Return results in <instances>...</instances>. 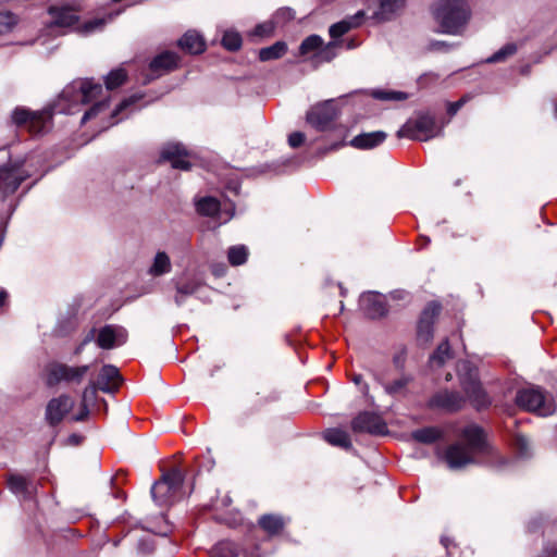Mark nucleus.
Instances as JSON below:
<instances>
[{
  "label": "nucleus",
  "instance_id": "obj_53",
  "mask_svg": "<svg viewBox=\"0 0 557 557\" xmlns=\"http://www.w3.org/2000/svg\"><path fill=\"white\" fill-rule=\"evenodd\" d=\"M95 337V330H91L87 335L86 337L84 338V341L82 342V344L75 349V355H79L83 349H84V346L86 344H88L89 342H91Z\"/></svg>",
  "mask_w": 557,
  "mask_h": 557
},
{
  "label": "nucleus",
  "instance_id": "obj_58",
  "mask_svg": "<svg viewBox=\"0 0 557 557\" xmlns=\"http://www.w3.org/2000/svg\"><path fill=\"white\" fill-rule=\"evenodd\" d=\"M451 379V375L450 374H447L446 376V381H449Z\"/></svg>",
  "mask_w": 557,
  "mask_h": 557
},
{
  "label": "nucleus",
  "instance_id": "obj_38",
  "mask_svg": "<svg viewBox=\"0 0 557 557\" xmlns=\"http://www.w3.org/2000/svg\"><path fill=\"white\" fill-rule=\"evenodd\" d=\"M247 257L248 250L244 245L233 246L228 249L227 259L232 265H240L245 263Z\"/></svg>",
  "mask_w": 557,
  "mask_h": 557
},
{
  "label": "nucleus",
  "instance_id": "obj_11",
  "mask_svg": "<svg viewBox=\"0 0 557 557\" xmlns=\"http://www.w3.org/2000/svg\"><path fill=\"white\" fill-rule=\"evenodd\" d=\"M51 21L48 25L49 32L65 29L74 26L78 22L79 9L77 5L58 4L49 8Z\"/></svg>",
  "mask_w": 557,
  "mask_h": 557
},
{
  "label": "nucleus",
  "instance_id": "obj_30",
  "mask_svg": "<svg viewBox=\"0 0 557 557\" xmlns=\"http://www.w3.org/2000/svg\"><path fill=\"white\" fill-rule=\"evenodd\" d=\"M287 51V46L284 41H276L274 45L262 48L259 51V59L261 61H271L280 59Z\"/></svg>",
  "mask_w": 557,
  "mask_h": 557
},
{
  "label": "nucleus",
  "instance_id": "obj_20",
  "mask_svg": "<svg viewBox=\"0 0 557 557\" xmlns=\"http://www.w3.org/2000/svg\"><path fill=\"white\" fill-rule=\"evenodd\" d=\"M466 400L457 392L443 391L434 395L430 401L432 407H438L448 411H455L462 408Z\"/></svg>",
  "mask_w": 557,
  "mask_h": 557
},
{
  "label": "nucleus",
  "instance_id": "obj_25",
  "mask_svg": "<svg viewBox=\"0 0 557 557\" xmlns=\"http://www.w3.org/2000/svg\"><path fill=\"white\" fill-rule=\"evenodd\" d=\"M180 47L188 53H201L206 49V42L200 34L188 30L178 41Z\"/></svg>",
  "mask_w": 557,
  "mask_h": 557
},
{
  "label": "nucleus",
  "instance_id": "obj_15",
  "mask_svg": "<svg viewBox=\"0 0 557 557\" xmlns=\"http://www.w3.org/2000/svg\"><path fill=\"white\" fill-rule=\"evenodd\" d=\"M441 306L437 302L429 304L421 313L418 323V338L423 343H429L433 337V324L438 315Z\"/></svg>",
  "mask_w": 557,
  "mask_h": 557
},
{
  "label": "nucleus",
  "instance_id": "obj_2",
  "mask_svg": "<svg viewBox=\"0 0 557 557\" xmlns=\"http://www.w3.org/2000/svg\"><path fill=\"white\" fill-rule=\"evenodd\" d=\"M433 14L442 32L450 35H460L470 18V10L463 0H442Z\"/></svg>",
  "mask_w": 557,
  "mask_h": 557
},
{
  "label": "nucleus",
  "instance_id": "obj_55",
  "mask_svg": "<svg viewBox=\"0 0 557 557\" xmlns=\"http://www.w3.org/2000/svg\"><path fill=\"white\" fill-rule=\"evenodd\" d=\"M352 381H354L355 384L359 385L361 383V381H362V376L359 375V374L354 375Z\"/></svg>",
  "mask_w": 557,
  "mask_h": 557
},
{
  "label": "nucleus",
  "instance_id": "obj_16",
  "mask_svg": "<svg viewBox=\"0 0 557 557\" xmlns=\"http://www.w3.org/2000/svg\"><path fill=\"white\" fill-rule=\"evenodd\" d=\"M127 333L121 326L106 325L99 330L97 344L102 349H112L126 342Z\"/></svg>",
  "mask_w": 557,
  "mask_h": 557
},
{
  "label": "nucleus",
  "instance_id": "obj_46",
  "mask_svg": "<svg viewBox=\"0 0 557 557\" xmlns=\"http://www.w3.org/2000/svg\"><path fill=\"white\" fill-rule=\"evenodd\" d=\"M292 18H294V12L289 8L278 9L272 17V20L276 26L282 25L283 23H285Z\"/></svg>",
  "mask_w": 557,
  "mask_h": 557
},
{
  "label": "nucleus",
  "instance_id": "obj_47",
  "mask_svg": "<svg viewBox=\"0 0 557 557\" xmlns=\"http://www.w3.org/2000/svg\"><path fill=\"white\" fill-rule=\"evenodd\" d=\"M276 25L274 24L273 20L267 21L262 24H259L255 28V35L260 37H268L271 36L275 29Z\"/></svg>",
  "mask_w": 557,
  "mask_h": 557
},
{
  "label": "nucleus",
  "instance_id": "obj_44",
  "mask_svg": "<svg viewBox=\"0 0 557 557\" xmlns=\"http://www.w3.org/2000/svg\"><path fill=\"white\" fill-rule=\"evenodd\" d=\"M16 23V17L10 12L0 11V34L9 32Z\"/></svg>",
  "mask_w": 557,
  "mask_h": 557
},
{
  "label": "nucleus",
  "instance_id": "obj_21",
  "mask_svg": "<svg viewBox=\"0 0 557 557\" xmlns=\"http://www.w3.org/2000/svg\"><path fill=\"white\" fill-rule=\"evenodd\" d=\"M360 306L371 318L382 317L386 312L383 297L376 293L363 294L360 298Z\"/></svg>",
  "mask_w": 557,
  "mask_h": 557
},
{
  "label": "nucleus",
  "instance_id": "obj_33",
  "mask_svg": "<svg viewBox=\"0 0 557 557\" xmlns=\"http://www.w3.org/2000/svg\"><path fill=\"white\" fill-rule=\"evenodd\" d=\"M404 5L405 0H381L379 14L381 18L388 20L401 10Z\"/></svg>",
  "mask_w": 557,
  "mask_h": 557
},
{
  "label": "nucleus",
  "instance_id": "obj_27",
  "mask_svg": "<svg viewBox=\"0 0 557 557\" xmlns=\"http://www.w3.org/2000/svg\"><path fill=\"white\" fill-rule=\"evenodd\" d=\"M364 16V13L362 11H359L356 13L355 16H352L349 20H343L338 23L333 24L330 27V35L332 38H339L347 32H349L352 27H356L360 24L361 18Z\"/></svg>",
  "mask_w": 557,
  "mask_h": 557
},
{
  "label": "nucleus",
  "instance_id": "obj_51",
  "mask_svg": "<svg viewBox=\"0 0 557 557\" xmlns=\"http://www.w3.org/2000/svg\"><path fill=\"white\" fill-rule=\"evenodd\" d=\"M465 102H466V99L462 98L456 102L449 103L448 109H447L448 114L455 115L459 111V109L463 106Z\"/></svg>",
  "mask_w": 557,
  "mask_h": 557
},
{
  "label": "nucleus",
  "instance_id": "obj_54",
  "mask_svg": "<svg viewBox=\"0 0 557 557\" xmlns=\"http://www.w3.org/2000/svg\"><path fill=\"white\" fill-rule=\"evenodd\" d=\"M7 292L5 290H0V306H2L7 299Z\"/></svg>",
  "mask_w": 557,
  "mask_h": 557
},
{
  "label": "nucleus",
  "instance_id": "obj_12",
  "mask_svg": "<svg viewBox=\"0 0 557 557\" xmlns=\"http://www.w3.org/2000/svg\"><path fill=\"white\" fill-rule=\"evenodd\" d=\"M28 176L21 164L3 166L0 169V194L2 197L14 193L21 183Z\"/></svg>",
  "mask_w": 557,
  "mask_h": 557
},
{
  "label": "nucleus",
  "instance_id": "obj_32",
  "mask_svg": "<svg viewBox=\"0 0 557 557\" xmlns=\"http://www.w3.org/2000/svg\"><path fill=\"white\" fill-rule=\"evenodd\" d=\"M197 211L203 215H214L220 212V202L214 197H203L196 203Z\"/></svg>",
  "mask_w": 557,
  "mask_h": 557
},
{
  "label": "nucleus",
  "instance_id": "obj_48",
  "mask_svg": "<svg viewBox=\"0 0 557 557\" xmlns=\"http://www.w3.org/2000/svg\"><path fill=\"white\" fill-rule=\"evenodd\" d=\"M305 141V134L301 132H294L288 136V144L292 148L301 146Z\"/></svg>",
  "mask_w": 557,
  "mask_h": 557
},
{
  "label": "nucleus",
  "instance_id": "obj_40",
  "mask_svg": "<svg viewBox=\"0 0 557 557\" xmlns=\"http://www.w3.org/2000/svg\"><path fill=\"white\" fill-rule=\"evenodd\" d=\"M126 79V73L122 69L111 71L106 78L107 89L111 90L121 86Z\"/></svg>",
  "mask_w": 557,
  "mask_h": 557
},
{
  "label": "nucleus",
  "instance_id": "obj_57",
  "mask_svg": "<svg viewBox=\"0 0 557 557\" xmlns=\"http://www.w3.org/2000/svg\"><path fill=\"white\" fill-rule=\"evenodd\" d=\"M555 116L557 117V103L555 104Z\"/></svg>",
  "mask_w": 557,
  "mask_h": 557
},
{
  "label": "nucleus",
  "instance_id": "obj_41",
  "mask_svg": "<svg viewBox=\"0 0 557 557\" xmlns=\"http://www.w3.org/2000/svg\"><path fill=\"white\" fill-rule=\"evenodd\" d=\"M222 45L231 51H235L242 46V37L237 32L227 30L222 38Z\"/></svg>",
  "mask_w": 557,
  "mask_h": 557
},
{
  "label": "nucleus",
  "instance_id": "obj_36",
  "mask_svg": "<svg viewBox=\"0 0 557 557\" xmlns=\"http://www.w3.org/2000/svg\"><path fill=\"white\" fill-rule=\"evenodd\" d=\"M441 433L435 428H424L411 433L413 440L424 444H431L440 437Z\"/></svg>",
  "mask_w": 557,
  "mask_h": 557
},
{
  "label": "nucleus",
  "instance_id": "obj_35",
  "mask_svg": "<svg viewBox=\"0 0 557 557\" xmlns=\"http://www.w3.org/2000/svg\"><path fill=\"white\" fill-rule=\"evenodd\" d=\"M451 357L448 341L442 342L430 358L432 367H442Z\"/></svg>",
  "mask_w": 557,
  "mask_h": 557
},
{
  "label": "nucleus",
  "instance_id": "obj_31",
  "mask_svg": "<svg viewBox=\"0 0 557 557\" xmlns=\"http://www.w3.org/2000/svg\"><path fill=\"white\" fill-rule=\"evenodd\" d=\"M260 527L269 534H277L284 527V520L280 516L264 515L259 519Z\"/></svg>",
  "mask_w": 557,
  "mask_h": 557
},
{
  "label": "nucleus",
  "instance_id": "obj_39",
  "mask_svg": "<svg viewBox=\"0 0 557 557\" xmlns=\"http://www.w3.org/2000/svg\"><path fill=\"white\" fill-rule=\"evenodd\" d=\"M211 557H237V550L232 542H221L211 550Z\"/></svg>",
  "mask_w": 557,
  "mask_h": 557
},
{
  "label": "nucleus",
  "instance_id": "obj_10",
  "mask_svg": "<svg viewBox=\"0 0 557 557\" xmlns=\"http://www.w3.org/2000/svg\"><path fill=\"white\" fill-rule=\"evenodd\" d=\"M337 115L338 108L336 102L330 99L313 106L307 112V122L317 131H325Z\"/></svg>",
  "mask_w": 557,
  "mask_h": 557
},
{
  "label": "nucleus",
  "instance_id": "obj_45",
  "mask_svg": "<svg viewBox=\"0 0 557 557\" xmlns=\"http://www.w3.org/2000/svg\"><path fill=\"white\" fill-rule=\"evenodd\" d=\"M107 109H108V103L106 101L97 102L88 111L85 112L84 116L82 117V123H85L86 121L98 116L100 113H102Z\"/></svg>",
  "mask_w": 557,
  "mask_h": 557
},
{
  "label": "nucleus",
  "instance_id": "obj_49",
  "mask_svg": "<svg viewBox=\"0 0 557 557\" xmlns=\"http://www.w3.org/2000/svg\"><path fill=\"white\" fill-rule=\"evenodd\" d=\"M516 446L520 454V456L525 457L528 456L529 451V441L524 436H517L516 438Z\"/></svg>",
  "mask_w": 557,
  "mask_h": 557
},
{
  "label": "nucleus",
  "instance_id": "obj_52",
  "mask_svg": "<svg viewBox=\"0 0 557 557\" xmlns=\"http://www.w3.org/2000/svg\"><path fill=\"white\" fill-rule=\"evenodd\" d=\"M104 22L106 21L102 18H97V20L90 21L85 25V30L92 32V30L99 28L100 26H102L104 24Z\"/></svg>",
  "mask_w": 557,
  "mask_h": 557
},
{
  "label": "nucleus",
  "instance_id": "obj_50",
  "mask_svg": "<svg viewBox=\"0 0 557 557\" xmlns=\"http://www.w3.org/2000/svg\"><path fill=\"white\" fill-rule=\"evenodd\" d=\"M138 100L137 97H131L128 99H125L123 100L119 107L111 113V117L113 119L114 116H116L119 113H121L123 110H125L127 107H129L131 104L135 103L136 101Z\"/></svg>",
  "mask_w": 557,
  "mask_h": 557
},
{
  "label": "nucleus",
  "instance_id": "obj_4",
  "mask_svg": "<svg viewBox=\"0 0 557 557\" xmlns=\"http://www.w3.org/2000/svg\"><path fill=\"white\" fill-rule=\"evenodd\" d=\"M457 371L462 389L471 405L476 409L487 407L491 404V399L478 380L476 368L470 361H460Z\"/></svg>",
  "mask_w": 557,
  "mask_h": 557
},
{
  "label": "nucleus",
  "instance_id": "obj_7",
  "mask_svg": "<svg viewBox=\"0 0 557 557\" xmlns=\"http://www.w3.org/2000/svg\"><path fill=\"white\" fill-rule=\"evenodd\" d=\"M441 134L435 119L431 115H420L413 121H408L398 132V137H407L414 140L426 141Z\"/></svg>",
  "mask_w": 557,
  "mask_h": 557
},
{
  "label": "nucleus",
  "instance_id": "obj_18",
  "mask_svg": "<svg viewBox=\"0 0 557 557\" xmlns=\"http://www.w3.org/2000/svg\"><path fill=\"white\" fill-rule=\"evenodd\" d=\"M187 156L186 149L177 143H169L161 150V159L171 162L175 169H189L190 163L187 160Z\"/></svg>",
  "mask_w": 557,
  "mask_h": 557
},
{
  "label": "nucleus",
  "instance_id": "obj_56",
  "mask_svg": "<svg viewBox=\"0 0 557 557\" xmlns=\"http://www.w3.org/2000/svg\"><path fill=\"white\" fill-rule=\"evenodd\" d=\"M548 554H549V555H552V556H553V555H556V554H557V547H553V548L549 550V553H548Z\"/></svg>",
  "mask_w": 557,
  "mask_h": 557
},
{
  "label": "nucleus",
  "instance_id": "obj_34",
  "mask_svg": "<svg viewBox=\"0 0 557 557\" xmlns=\"http://www.w3.org/2000/svg\"><path fill=\"white\" fill-rule=\"evenodd\" d=\"M410 381V376L401 375L389 383L383 384V386L388 395L397 396L406 392L407 385L409 384Z\"/></svg>",
  "mask_w": 557,
  "mask_h": 557
},
{
  "label": "nucleus",
  "instance_id": "obj_24",
  "mask_svg": "<svg viewBox=\"0 0 557 557\" xmlns=\"http://www.w3.org/2000/svg\"><path fill=\"white\" fill-rule=\"evenodd\" d=\"M172 271V261L170 256L159 250L153 256L147 273L152 277H159L169 274Z\"/></svg>",
  "mask_w": 557,
  "mask_h": 557
},
{
  "label": "nucleus",
  "instance_id": "obj_19",
  "mask_svg": "<svg viewBox=\"0 0 557 557\" xmlns=\"http://www.w3.org/2000/svg\"><path fill=\"white\" fill-rule=\"evenodd\" d=\"M122 383L119 369L112 364H106L101 368L96 384L104 393L115 392Z\"/></svg>",
  "mask_w": 557,
  "mask_h": 557
},
{
  "label": "nucleus",
  "instance_id": "obj_28",
  "mask_svg": "<svg viewBox=\"0 0 557 557\" xmlns=\"http://www.w3.org/2000/svg\"><path fill=\"white\" fill-rule=\"evenodd\" d=\"M323 437L329 444H331L333 446L342 447L345 449H348L351 447V442H350L349 435L344 430L329 429L324 432Z\"/></svg>",
  "mask_w": 557,
  "mask_h": 557
},
{
  "label": "nucleus",
  "instance_id": "obj_29",
  "mask_svg": "<svg viewBox=\"0 0 557 557\" xmlns=\"http://www.w3.org/2000/svg\"><path fill=\"white\" fill-rule=\"evenodd\" d=\"M9 490L16 495L27 496L30 494L29 481L20 474H11L8 478Z\"/></svg>",
  "mask_w": 557,
  "mask_h": 557
},
{
  "label": "nucleus",
  "instance_id": "obj_23",
  "mask_svg": "<svg viewBox=\"0 0 557 557\" xmlns=\"http://www.w3.org/2000/svg\"><path fill=\"white\" fill-rule=\"evenodd\" d=\"M387 135L385 132L376 131L371 133H363L350 140V146L357 149H372L381 145Z\"/></svg>",
  "mask_w": 557,
  "mask_h": 557
},
{
  "label": "nucleus",
  "instance_id": "obj_26",
  "mask_svg": "<svg viewBox=\"0 0 557 557\" xmlns=\"http://www.w3.org/2000/svg\"><path fill=\"white\" fill-rule=\"evenodd\" d=\"M98 389H99V386L96 384V382H90L84 388L83 394H82V401H81L79 411L74 417L75 421H83V420H85L88 417V414H89L88 404L94 400Z\"/></svg>",
  "mask_w": 557,
  "mask_h": 557
},
{
  "label": "nucleus",
  "instance_id": "obj_37",
  "mask_svg": "<svg viewBox=\"0 0 557 557\" xmlns=\"http://www.w3.org/2000/svg\"><path fill=\"white\" fill-rule=\"evenodd\" d=\"M197 283L194 281L177 283L176 284V294H175V302L180 306L184 302L185 298L189 295H193L197 290Z\"/></svg>",
  "mask_w": 557,
  "mask_h": 557
},
{
  "label": "nucleus",
  "instance_id": "obj_14",
  "mask_svg": "<svg viewBox=\"0 0 557 557\" xmlns=\"http://www.w3.org/2000/svg\"><path fill=\"white\" fill-rule=\"evenodd\" d=\"M323 39L318 35H310L307 37L299 47V53L307 55L310 52H315V58L321 61H331L334 58L333 48L336 46L335 42H329L322 48Z\"/></svg>",
  "mask_w": 557,
  "mask_h": 557
},
{
  "label": "nucleus",
  "instance_id": "obj_3",
  "mask_svg": "<svg viewBox=\"0 0 557 557\" xmlns=\"http://www.w3.org/2000/svg\"><path fill=\"white\" fill-rule=\"evenodd\" d=\"M102 92V86L91 79L73 82L62 91L57 104L58 112L73 114L79 104L96 100Z\"/></svg>",
  "mask_w": 557,
  "mask_h": 557
},
{
  "label": "nucleus",
  "instance_id": "obj_1",
  "mask_svg": "<svg viewBox=\"0 0 557 557\" xmlns=\"http://www.w3.org/2000/svg\"><path fill=\"white\" fill-rule=\"evenodd\" d=\"M486 448L483 430L474 424L466 426L460 435V442L450 445L445 459L450 469H460L474 462V457Z\"/></svg>",
  "mask_w": 557,
  "mask_h": 557
},
{
  "label": "nucleus",
  "instance_id": "obj_6",
  "mask_svg": "<svg viewBox=\"0 0 557 557\" xmlns=\"http://www.w3.org/2000/svg\"><path fill=\"white\" fill-rule=\"evenodd\" d=\"M90 367L70 366L63 362L53 361L46 366V384L53 387L60 384L78 385L83 382Z\"/></svg>",
  "mask_w": 557,
  "mask_h": 557
},
{
  "label": "nucleus",
  "instance_id": "obj_17",
  "mask_svg": "<svg viewBox=\"0 0 557 557\" xmlns=\"http://www.w3.org/2000/svg\"><path fill=\"white\" fill-rule=\"evenodd\" d=\"M352 430L356 432H368L371 434H383L386 431V424L380 416L371 412H362L352 421Z\"/></svg>",
  "mask_w": 557,
  "mask_h": 557
},
{
  "label": "nucleus",
  "instance_id": "obj_13",
  "mask_svg": "<svg viewBox=\"0 0 557 557\" xmlns=\"http://www.w3.org/2000/svg\"><path fill=\"white\" fill-rule=\"evenodd\" d=\"M74 406V399L66 395L62 394L55 398L49 400L46 407V420L50 425L59 424L66 413Z\"/></svg>",
  "mask_w": 557,
  "mask_h": 557
},
{
  "label": "nucleus",
  "instance_id": "obj_22",
  "mask_svg": "<svg viewBox=\"0 0 557 557\" xmlns=\"http://www.w3.org/2000/svg\"><path fill=\"white\" fill-rule=\"evenodd\" d=\"M178 58L173 52H163L157 55L149 65L150 71L156 75H162L177 66Z\"/></svg>",
  "mask_w": 557,
  "mask_h": 557
},
{
  "label": "nucleus",
  "instance_id": "obj_9",
  "mask_svg": "<svg viewBox=\"0 0 557 557\" xmlns=\"http://www.w3.org/2000/svg\"><path fill=\"white\" fill-rule=\"evenodd\" d=\"M51 113L48 111L32 112L25 108H16L12 113L13 122L26 127L32 134L39 135L48 126Z\"/></svg>",
  "mask_w": 557,
  "mask_h": 557
},
{
  "label": "nucleus",
  "instance_id": "obj_43",
  "mask_svg": "<svg viewBox=\"0 0 557 557\" xmlns=\"http://www.w3.org/2000/svg\"><path fill=\"white\" fill-rule=\"evenodd\" d=\"M373 97L380 100H405L407 99V95L403 91H385V90H374L372 92Z\"/></svg>",
  "mask_w": 557,
  "mask_h": 557
},
{
  "label": "nucleus",
  "instance_id": "obj_8",
  "mask_svg": "<svg viewBox=\"0 0 557 557\" xmlns=\"http://www.w3.org/2000/svg\"><path fill=\"white\" fill-rule=\"evenodd\" d=\"M516 401L524 410L536 412L543 417L549 416L555 411L554 404L540 388L531 387L519 391Z\"/></svg>",
  "mask_w": 557,
  "mask_h": 557
},
{
  "label": "nucleus",
  "instance_id": "obj_42",
  "mask_svg": "<svg viewBox=\"0 0 557 557\" xmlns=\"http://www.w3.org/2000/svg\"><path fill=\"white\" fill-rule=\"evenodd\" d=\"M516 52H517L516 44H507L503 48H500L497 52H495L491 58H488V62L504 61L505 59L515 54Z\"/></svg>",
  "mask_w": 557,
  "mask_h": 557
},
{
  "label": "nucleus",
  "instance_id": "obj_5",
  "mask_svg": "<svg viewBox=\"0 0 557 557\" xmlns=\"http://www.w3.org/2000/svg\"><path fill=\"white\" fill-rule=\"evenodd\" d=\"M183 482L184 475L177 468L164 473L151 487L153 500L159 506H168L182 498Z\"/></svg>",
  "mask_w": 557,
  "mask_h": 557
}]
</instances>
